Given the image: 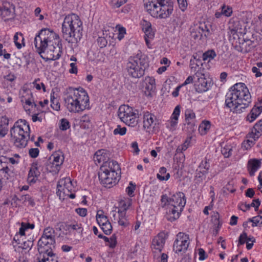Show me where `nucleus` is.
<instances>
[{
	"label": "nucleus",
	"instance_id": "1",
	"mask_svg": "<svg viewBox=\"0 0 262 262\" xmlns=\"http://www.w3.org/2000/svg\"><path fill=\"white\" fill-rule=\"evenodd\" d=\"M34 43L36 51L46 60H55L61 56L62 46L59 36L49 29L40 30Z\"/></svg>",
	"mask_w": 262,
	"mask_h": 262
},
{
	"label": "nucleus",
	"instance_id": "2",
	"mask_svg": "<svg viewBox=\"0 0 262 262\" xmlns=\"http://www.w3.org/2000/svg\"><path fill=\"white\" fill-rule=\"evenodd\" d=\"M251 101L249 90L244 83H237L232 86L226 95L225 105L231 111L236 113L243 112Z\"/></svg>",
	"mask_w": 262,
	"mask_h": 262
},
{
	"label": "nucleus",
	"instance_id": "3",
	"mask_svg": "<svg viewBox=\"0 0 262 262\" xmlns=\"http://www.w3.org/2000/svg\"><path fill=\"white\" fill-rule=\"evenodd\" d=\"M64 105L72 113H79L90 108L89 97L86 92L82 88L69 87L64 92Z\"/></svg>",
	"mask_w": 262,
	"mask_h": 262
},
{
	"label": "nucleus",
	"instance_id": "4",
	"mask_svg": "<svg viewBox=\"0 0 262 262\" xmlns=\"http://www.w3.org/2000/svg\"><path fill=\"white\" fill-rule=\"evenodd\" d=\"M82 23L78 16L72 14L66 16L62 24V37L71 46H76L82 36Z\"/></svg>",
	"mask_w": 262,
	"mask_h": 262
},
{
	"label": "nucleus",
	"instance_id": "5",
	"mask_svg": "<svg viewBox=\"0 0 262 262\" xmlns=\"http://www.w3.org/2000/svg\"><path fill=\"white\" fill-rule=\"evenodd\" d=\"M146 11L154 17L166 18L173 10V3L167 0H144Z\"/></svg>",
	"mask_w": 262,
	"mask_h": 262
},
{
	"label": "nucleus",
	"instance_id": "6",
	"mask_svg": "<svg viewBox=\"0 0 262 262\" xmlns=\"http://www.w3.org/2000/svg\"><path fill=\"white\" fill-rule=\"evenodd\" d=\"M10 135L16 147H25L30 135V128L28 122L24 119H19L16 121L10 129Z\"/></svg>",
	"mask_w": 262,
	"mask_h": 262
},
{
	"label": "nucleus",
	"instance_id": "7",
	"mask_svg": "<svg viewBox=\"0 0 262 262\" xmlns=\"http://www.w3.org/2000/svg\"><path fill=\"white\" fill-rule=\"evenodd\" d=\"M148 67V63L146 58L144 56L138 54L128 59L126 69L129 76L139 78L144 75L145 71Z\"/></svg>",
	"mask_w": 262,
	"mask_h": 262
},
{
	"label": "nucleus",
	"instance_id": "8",
	"mask_svg": "<svg viewBox=\"0 0 262 262\" xmlns=\"http://www.w3.org/2000/svg\"><path fill=\"white\" fill-rule=\"evenodd\" d=\"M118 116L126 125L136 127L139 123L138 111L126 105H121L118 111Z\"/></svg>",
	"mask_w": 262,
	"mask_h": 262
},
{
	"label": "nucleus",
	"instance_id": "9",
	"mask_svg": "<svg viewBox=\"0 0 262 262\" xmlns=\"http://www.w3.org/2000/svg\"><path fill=\"white\" fill-rule=\"evenodd\" d=\"M234 48L238 52L246 53L252 52L258 45V41L252 34L250 37L248 36L238 37L237 40L231 41Z\"/></svg>",
	"mask_w": 262,
	"mask_h": 262
},
{
	"label": "nucleus",
	"instance_id": "10",
	"mask_svg": "<svg viewBox=\"0 0 262 262\" xmlns=\"http://www.w3.org/2000/svg\"><path fill=\"white\" fill-rule=\"evenodd\" d=\"M55 235L43 234L38 242V251L40 254L52 256L53 255L52 248L55 247Z\"/></svg>",
	"mask_w": 262,
	"mask_h": 262
},
{
	"label": "nucleus",
	"instance_id": "11",
	"mask_svg": "<svg viewBox=\"0 0 262 262\" xmlns=\"http://www.w3.org/2000/svg\"><path fill=\"white\" fill-rule=\"evenodd\" d=\"M228 32L229 40L231 41L239 37L240 35H246L247 28L245 23L243 20L231 19L229 23Z\"/></svg>",
	"mask_w": 262,
	"mask_h": 262
},
{
	"label": "nucleus",
	"instance_id": "12",
	"mask_svg": "<svg viewBox=\"0 0 262 262\" xmlns=\"http://www.w3.org/2000/svg\"><path fill=\"white\" fill-rule=\"evenodd\" d=\"M99 179L105 187L111 188L116 185L119 180V173L99 171Z\"/></svg>",
	"mask_w": 262,
	"mask_h": 262
},
{
	"label": "nucleus",
	"instance_id": "13",
	"mask_svg": "<svg viewBox=\"0 0 262 262\" xmlns=\"http://www.w3.org/2000/svg\"><path fill=\"white\" fill-rule=\"evenodd\" d=\"M190 242L189 235L182 232H179L173 244V250L176 253L186 251L189 246Z\"/></svg>",
	"mask_w": 262,
	"mask_h": 262
},
{
	"label": "nucleus",
	"instance_id": "14",
	"mask_svg": "<svg viewBox=\"0 0 262 262\" xmlns=\"http://www.w3.org/2000/svg\"><path fill=\"white\" fill-rule=\"evenodd\" d=\"M185 125L187 131L189 134L194 133L197 128L196 116L194 112L191 109H186L185 111Z\"/></svg>",
	"mask_w": 262,
	"mask_h": 262
},
{
	"label": "nucleus",
	"instance_id": "15",
	"mask_svg": "<svg viewBox=\"0 0 262 262\" xmlns=\"http://www.w3.org/2000/svg\"><path fill=\"white\" fill-rule=\"evenodd\" d=\"M143 120V127L148 132H149L151 128L154 129L158 124L156 117L148 112L144 113Z\"/></svg>",
	"mask_w": 262,
	"mask_h": 262
},
{
	"label": "nucleus",
	"instance_id": "16",
	"mask_svg": "<svg viewBox=\"0 0 262 262\" xmlns=\"http://www.w3.org/2000/svg\"><path fill=\"white\" fill-rule=\"evenodd\" d=\"M170 205L173 207H177L180 209L184 208L186 204L185 194L182 192H179L170 198Z\"/></svg>",
	"mask_w": 262,
	"mask_h": 262
},
{
	"label": "nucleus",
	"instance_id": "17",
	"mask_svg": "<svg viewBox=\"0 0 262 262\" xmlns=\"http://www.w3.org/2000/svg\"><path fill=\"white\" fill-rule=\"evenodd\" d=\"M181 107L179 105L176 106L171 116L166 123V127L170 130H174L178 123V119L180 114Z\"/></svg>",
	"mask_w": 262,
	"mask_h": 262
},
{
	"label": "nucleus",
	"instance_id": "18",
	"mask_svg": "<svg viewBox=\"0 0 262 262\" xmlns=\"http://www.w3.org/2000/svg\"><path fill=\"white\" fill-rule=\"evenodd\" d=\"M165 242V239L162 235H158L152 239L151 248L155 257L156 256L157 253L161 252Z\"/></svg>",
	"mask_w": 262,
	"mask_h": 262
},
{
	"label": "nucleus",
	"instance_id": "19",
	"mask_svg": "<svg viewBox=\"0 0 262 262\" xmlns=\"http://www.w3.org/2000/svg\"><path fill=\"white\" fill-rule=\"evenodd\" d=\"M0 15L5 20H9L14 17V7L9 3H5L3 8H0Z\"/></svg>",
	"mask_w": 262,
	"mask_h": 262
},
{
	"label": "nucleus",
	"instance_id": "20",
	"mask_svg": "<svg viewBox=\"0 0 262 262\" xmlns=\"http://www.w3.org/2000/svg\"><path fill=\"white\" fill-rule=\"evenodd\" d=\"M120 168L118 163L114 160L108 161V160L103 163L100 167V171L109 172L114 171L115 172H120Z\"/></svg>",
	"mask_w": 262,
	"mask_h": 262
},
{
	"label": "nucleus",
	"instance_id": "21",
	"mask_svg": "<svg viewBox=\"0 0 262 262\" xmlns=\"http://www.w3.org/2000/svg\"><path fill=\"white\" fill-rule=\"evenodd\" d=\"M204 76V75H202ZM195 89L198 93H201L207 91L211 86V82L204 77L198 78V81L195 83Z\"/></svg>",
	"mask_w": 262,
	"mask_h": 262
},
{
	"label": "nucleus",
	"instance_id": "22",
	"mask_svg": "<svg viewBox=\"0 0 262 262\" xmlns=\"http://www.w3.org/2000/svg\"><path fill=\"white\" fill-rule=\"evenodd\" d=\"M40 174L36 164H33L30 168L27 182L30 185L35 183Z\"/></svg>",
	"mask_w": 262,
	"mask_h": 262
},
{
	"label": "nucleus",
	"instance_id": "23",
	"mask_svg": "<svg viewBox=\"0 0 262 262\" xmlns=\"http://www.w3.org/2000/svg\"><path fill=\"white\" fill-rule=\"evenodd\" d=\"M261 159H251L248 162L247 168L250 176H253L261 164Z\"/></svg>",
	"mask_w": 262,
	"mask_h": 262
},
{
	"label": "nucleus",
	"instance_id": "24",
	"mask_svg": "<svg viewBox=\"0 0 262 262\" xmlns=\"http://www.w3.org/2000/svg\"><path fill=\"white\" fill-rule=\"evenodd\" d=\"M142 30L145 33L144 37L153 39L155 36V31L151 27L150 22L143 20L142 23Z\"/></svg>",
	"mask_w": 262,
	"mask_h": 262
},
{
	"label": "nucleus",
	"instance_id": "25",
	"mask_svg": "<svg viewBox=\"0 0 262 262\" xmlns=\"http://www.w3.org/2000/svg\"><path fill=\"white\" fill-rule=\"evenodd\" d=\"M21 101L28 105H32L33 102L34 105L35 106L36 105V104L33 102L34 99L32 96V94L31 91L29 90H23Z\"/></svg>",
	"mask_w": 262,
	"mask_h": 262
},
{
	"label": "nucleus",
	"instance_id": "26",
	"mask_svg": "<svg viewBox=\"0 0 262 262\" xmlns=\"http://www.w3.org/2000/svg\"><path fill=\"white\" fill-rule=\"evenodd\" d=\"M108 159L107 154L104 149L99 150L96 152L94 156V160L95 162L97 161L99 163L101 162H105Z\"/></svg>",
	"mask_w": 262,
	"mask_h": 262
},
{
	"label": "nucleus",
	"instance_id": "27",
	"mask_svg": "<svg viewBox=\"0 0 262 262\" xmlns=\"http://www.w3.org/2000/svg\"><path fill=\"white\" fill-rule=\"evenodd\" d=\"M262 112V106L254 107L248 115L247 120L250 122H252L254 121L257 117Z\"/></svg>",
	"mask_w": 262,
	"mask_h": 262
},
{
	"label": "nucleus",
	"instance_id": "28",
	"mask_svg": "<svg viewBox=\"0 0 262 262\" xmlns=\"http://www.w3.org/2000/svg\"><path fill=\"white\" fill-rule=\"evenodd\" d=\"M143 86L148 92L153 91L155 89V80L153 77H147L145 78Z\"/></svg>",
	"mask_w": 262,
	"mask_h": 262
},
{
	"label": "nucleus",
	"instance_id": "29",
	"mask_svg": "<svg viewBox=\"0 0 262 262\" xmlns=\"http://www.w3.org/2000/svg\"><path fill=\"white\" fill-rule=\"evenodd\" d=\"M53 161L54 162L55 164V167L56 169L54 170L51 169L50 172H58L60 168V166L62 165L63 162V157H61L58 154H55L53 156Z\"/></svg>",
	"mask_w": 262,
	"mask_h": 262
},
{
	"label": "nucleus",
	"instance_id": "30",
	"mask_svg": "<svg viewBox=\"0 0 262 262\" xmlns=\"http://www.w3.org/2000/svg\"><path fill=\"white\" fill-rule=\"evenodd\" d=\"M14 42L18 49L25 46L23 34L20 32H16L14 36Z\"/></svg>",
	"mask_w": 262,
	"mask_h": 262
},
{
	"label": "nucleus",
	"instance_id": "31",
	"mask_svg": "<svg viewBox=\"0 0 262 262\" xmlns=\"http://www.w3.org/2000/svg\"><path fill=\"white\" fill-rule=\"evenodd\" d=\"M166 168L164 167L160 168L159 172L157 173V177L160 181H167L170 178L169 173H166Z\"/></svg>",
	"mask_w": 262,
	"mask_h": 262
},
{
	"label": "nucleus",
	"instance_id": "32",
	"mask_svg": "<svg viewBox=\"0 0 262 262\" xmlns=\"http://www.w3.org/2000/svg\"><path fill=\"white\" fill-rule=\"evenodd\" d=\"M71 180L70 178H64L60 179L57 184V189L58 191L57 193L58 195H60V194H58L59 192H61V188H64L67 184H69L71 183Z\"/></svg>",
	"mask_w": 262,
	"mask_h": 262
},
{
	"label": "nucleus",
	"instance_id": "33",
	"mask_svg": "<svg viewBox=\"0 0 262 262\" xmlns=\"http://www.w3.org/2000/svg\"><path fill=\"white\" fill-rule=\"evenodd\" d=\"M210 128V123L208 121H204L199 127V131L201 135H205Z\"/></svg>",
	"mask_w": 262,
	"mask_h": 262
},
{
	"label": "nucleus",
	"instance_id": "34",
	"mask_svg": "<svg viewBox=\"0 0 262 262\" xmlns=\"http://www.w3.org/2000/svg\"><path fill=\"white\" fill-rule=\"evenodd\" d=\"M204 36L207 38L209 35V29L205 23H200L199 26H195Z\"/></svg>",
	"mask_w": 262,
	"mask_h": 262
},
{
	"label": "nucleus",
	"instance_id": "35",
	"mask_svg": "<svg viewBox=\"0 0 262 262\" xmlns=\"http://www.w3.org/2000/svg\"><path fill=\"white\" fill-rule=\"evenodd\" d=\"M54 94V92H52L51 94V106L53 110L59 111L60 110V105L58 100L55 97Z\"/></svg>",
	"mask_w": 262,
	"mask_h": 262
},
{
	"label": "nucleus",
	"instance_id": "36",
	"mask_svg": "<svg viewBox=\"0 0 262 262\" xmlns=\"http://www.w3.org/2000/svg\"><path fill=\"white\" fill-rule=\"evenodd\" d=\"M216 56V54L214 50H208L205 52L204 53H203V59L204 61H210L211 60L213 59Z\"/></svg>",
	"mask_w": 262,
	"mask_h": 262
},
{
	"label": "nucleus",
	"instance_id": "37",
	"mask_svg": "<svg viewBox=\"0 0 262 262\" xmlns=\"http://www.w3.org/2000/svg\"><path fill=\"white\" fill-rule=\"evenodd\" d=\"M183 208H178L177 207H172V208L170 209L169 210V212L170 214H172V216L173 220H176V219L179 217L180 214L181 212L183 211Z\"/></svg>",
	"mask_w": 262,
	"mask_h": 262
},
{
	"label": "nucleus",
	"instance_id": "38",
	"mask_svg": "<svg viewBox=\"0 0 262 262\" xmlns=\"http://www.w3.org/2000/svg\"><path fill=\"white\" fill-rule=\"evenodd\" d=\"M214 224L216 226V228L213 230V234L216 235L218 234L219 229L222 226V223L219 220V214L217 213L214 216Z\"/></svg>",
	"mask_w": 262,
	"mask_h": 262
},
{
	"label": "nucleus",
	"instance_id": "39",
	"mask_svg": "<svg viewBox=\"0 0 262 262\" xmlns=\"http://www.w3.org/2000/svg\"><path fill=\"white\" fill-rule=\"evenodd\" d=\"M191 37L195 39H201L204 37L203 34L198 29V28H196V27H195L194 28H193L191 31Z\"/></svg>",
	"mask_w": 262,
	"mask_h": 262
},
{
	"label": "nucleus",
	"instance_id": "40",
	"mask_svg": "<svg viewBox=\"0 0 262 262\" xmlns=\"http://www.w3.org/2000/svg\"><path fill=\"white\" fill-rule=\"evenodd\" d=\"M68 230L71 232L73 231H76L77 232L80 233L82 232V228L80 224H71L68 225L67 226Z\"/></svg>",
	"mask_w": 262,
	"mask_h": 262
},
{
	"label": "nucleus",
	"instance_id": "41",
	"mask_svg": "<svg viewBox=\"0 0 262 262\" xmlns=\"http://www.w3.org/2000/svg\"><path fill=\"white\" fill-rule=\"evenodd\" d=\"M96 220L98 224L100 226L109 222L106 216L98 213L97 214Z\"/></svg>",
	"mask_w": 262,
	"mask_h": 262
},
{
	"label": "nucleus",
	"instance_id": "42",
	"mask_svg": "<svg viewBox=\"0 0 262 262\" xmlns=\"http://www.w3.org/2000/svg\"><path fill=\"white\" fill-rule=\"evenodd\" d=\"M70 127L69 121L65 118L61 119L60 121L59 128L62 130H66Z\"/></svg>",
	"mask_w": 262,
	"mask_h": 262
},
{
	"label": "nucleus",
	"instance_id": "43",
	"mask_svg": "<svg viewBox=\"0 0 262 262\" xmlns=\"http://www.w3.org/2000/svg\"><path fill=\"white\" fill-rule=\"evenodd\" d=\"M101 229L106 235H109L112 231V226L110 222L101 226Z\"/></svg>",
	"mask_w": 262,
	"mask_h": 262
},
{
	"label": "nucleus",
	"instance_id": "44",
	"mask_svg": "<svg viewBox=\"0 0 262 262\" xmlns=\"http://www.w3.org/2000/svg\"><path fill=\"white\" fill-rule=\"evenodd\" d=\"M210 167V164L209 162V160H208L206 158H205V160L202 161L200 163L199 169L201 170H203V171H206V172H208V170Z\"/></svg>",
	"mask_w": 262,
	"mask_h": 262
},
{
	"label": "nucleus",
	"instance_id": "45",
	"mask_svg": "<svg viewBox=\"0 0 262 262\" xmlns=\"http://www.w3.org/2000/svg\"><path fill=\"white\" fill-rule=\"evenodd\" d=\"M20 200L24 202H28L29 204L32 206L35 205L34 200L29 194L21 196Z\"/></svg>",
	"mask_w": 262,
	"mask_h": 262
},
{
	"label": "nucleus",
	"instance_id": "46",
	"mask_svg": "<svg viewBox=\"0 0 262 262\" xmlns=\"http://www.w3.org/2000/svg\"><path fill=\"white\" fill-rule=\"evenodd\" d=\"M33 238H30L27 241H24L22 243H21V247L23 249L27 250L28 249H30L33 246Z\"/></svg>",
	"mask_w": 262,
	"mask_h": 262
},
{
	"label": "nucleus",
	"instance_id": "47",
	"mask_svg": "<svg viewBox=\"0 0 262 262\" xmlns=\"http://www.w3.org/2000/svg\"><path fill=\"white\" fill-rule=\"evenodd\" d=\"M221 152L225 158H228L231 155L232 148L230 146H225L222 148Z\"/></svg>",
	"mask_w": 262,
	"mask_h": 262
},
{
	"label": "nucleus",
	"instance_id": "48",
	"mask_svg": "<svg viewBox=\"0 0 262 262\" xmlns=\"http://www.w3.org/2000/svg\"><path fill=\"white\" fill-rule=\"evenodd\" d=\"M255 144L254 141L250 139H247L246 141H245L242 143V147L245 149L248 150L252 146H253Z\"/></svg>",
	"mask_w": 262,
	"mask_h": 262
},
{
	"label": "nucleus",
	"instance_id": "49",
	"mask_svg": "<svg viewBox=\"0 0 262 262\" xmlns=\"http://www.w3.org/2000/svg\"><path fill=\"white\" fill-rule=\"evenodd\" d=\"M126 128L125 127H121L120 125H118L114 131L113 133L114 135H120L123 136L126 134Z\"/></svg>",
	"mask_w": 262,
	"mask_h": 262
},
{
	"label": "nucleus",
	"instance_id": "50",
	"mask_svg": "<svg viewBox=\"0 0 262 262\" xmlns=\"http://www.w3.org/2000/svg\"><path fill=\"white\" fill-rule=\"evenodd\" d=\"M132 201L130 199L127 198L124 201H122L120 202L121 207L123 208V210H126L132 205Z\"/></svg>",
	"mask_w": 262,
	"mask_h": 262
},
{
	"label": "nucleus",
	"instance_id": "51",
	"mask_svg": "<svg viewBox=\"0 0 262 262\" xmlns=\"http://www.w3.org/2000/svg\"><path fill=\"white\" fill-rule=\"evenodd\" d=\"M208 172H206V171H203V170L201 169H197L195 178L197 179H200V181H202L203 180H204L206 178V175Z\"/></svg>",
	"mask_w": 262,
	"mask_h": 262
},
{
	"label": "nucleus",
	"instance_id": "52",
	"mask_svg": "<svg viewBox=\"0 0 262 262\" xmlns=\"http://www.w3.org/2000/svg\"><path fill=\"white\" fill-rule=\"evenodd\" d=\"M179 8L183 11H185L188 6L186 0H177Z\"/></svg>",
	"mask_w": 262,
	"mask_h": 262
},
{
	"label": "nucleus",
	"instance_id": "53",
	"mask_svg": "<svg viewBox=\"0 0 262 262\" xmlns=\"http://www.w3.org/2000/svg\"><path fill=\"white\" fill-rule=\"evenodd\" d=\"M97 41L98 46L101 48L106 47L107 43L106 39L104 37H99Z\"/></svg>",
	"mask_w": 262,
	"mask_h": 262
},
{
	"label": "nucleus",
	"instance_id": "54",
	"mask_svg": "<svg viewBox=\"0 0 262 262\" xmlns=\"http://www.w3.org/2000/svg\"><path fill=\"white\" fill-rule=\"evenodd\" d=\"M135 189V185H133L132 182L129 183V185L126 188V191L130 196L134 195V190Z\"/></svg>",
	"mask_w": 262,
	"mask_h": 262
},
{
	"label": "nucleus",
	"instance_id": "55",
	"mask_svg": "<svg viewBox=\"0 0 262 262\" xmlns=\"http://www.w3.org/2000/svg\"><path fill=\"white\" fill-rule=\"evenodd\" d=\"M39 150L37 148H31L29 149V154L31 158H35L39 155Z\"/></svg>",
	"mask_w": 262,
	"mask_h": 262
},
{
	"label": "nucleus",
	"instance_id": "56",
	"mask_svg": "<svg viewBox=\"0 0 262 262\" xmlns=\"http://www.w3.org/2000/svg\"><path fill=\"white\" fill-rule=\"evenodd\" d=\"M232 13V8L230 7L226 8L225 6L222 7V14L225 15L226 16H230Z\"/></svg>",
	"mask_w": 262,
	"mask_h": 262
},
{
	"label": "nucleus",
	"instance_id": "57",
	"mask_svg": "<svg viewBox=\"0 0 262 262\" xmlns=\"http://www.w3.org/2000/svg\"><path fill=\"white\" fill-rule=\"evenodd\" d=\"M161 201L163 207L168 204L170 205V198L166 194L162 195Z\"/></svg>",
	"mask_w": 262,
	"mask_h": 262
},
{
	"label": "nucleus",
	"instance_id": "58",
	"mask_svg": "<svg viewBox=\"0 0 262 262\" xmlns=\"http://www.w3.org/2000/svg\"><path fill=\"white\" fill-rule=\"evenodd\" d=\"M247 234L245 232H243V233H242L239 237L238 246L239 245L244 244L246 240H247Z\"/></svg>",
	"mask_w": 262,
	"mask_h": 262
},
{
	"label": "nucleus",
	"instance_id": "59",
	"mask_svg": "<svg viewBox=\"0 0 262 262\" xmlns=\"http://www.w3.org/2000/svg\"><path fill=\"white\" fill-rule=\"evenodd\" d=\"M8 127L0 123V136L4 137L7 134Z\"/></svg>",
	"mask_w": 262,
	"mask_h": 262
},
{
	"label": "nucleus",
	"instance_id": "60",
	"mask_svg": "<svg viewBox=\"0 0 262 262\" xmlns=\"http://www.w3.org/2000/svg\"><path fill=\"white\" fill-rule=\"evenodd\" d=\"M76 213L80 216L84 217L87 214V209L83 208H78L75 210Z\"/></svg>",
	"mask_w": 262,
	"mask_h": 262
},
{
	"label": "nucleus",
	"instance_id": "61",
	"mask_svg": "<svg viewBox=\"0 0 262 262\" xmlns=\"http://www.w3.org/2000/svg\"><path fill=\"white\" fill-rule=\"evenodd\" d=\"M189 141L186 140L185 143L182 145L181 146H179L177 148V152H182V151H184L187 149L188 148V146L189 144Z\"/></svg>",
	"mask_w": 262,
	"mask_h": 262
},
{
	"label": "nucleus",
	"instance_id": "62",
	"mask_svg": "<svg viewBox=\"0 0 262 262\" xmlns=\"http://www.w3.org/2000/svg\"><path fill=\"white\" fill-rule=\"evenodd\" d=\"M55 230L50 227H48L45 229L43 234H46L50 235H54Z\"/></svg>",
	"mask_w": 262,
	"mask_h": 262
},
{
	"label": "nucleus",
	"instance_id": "63",
	"mask_svg": "<svg viewBox=\"0 0 262 262\" xmlns=\"http://www.w3.org/2000/svg\"><path fill=\"white\" fill-rule=\"evenodd\" d=\"M71 69L69 70V72L72 74H77L78 70L76 63L72 62L70 64Z\"/></svg>",
	"mask_w": 262,
	"mask_h": 262
},
{
	"label": "nucleus",
	"instance_id": "64",
	"mask_svg": "<svg viewBox=\"0 0 262 262\" xmlns=\"http://www.w3.org/2000/svg\"><path fill=\"white\" fill-rule=\"evenodd\" d=\"M199 260H203L206 258V252L202 248L199 249Z\"/></svg>",
	"mask_w": 262,
	"mask_h": 262
}]
</instances>
